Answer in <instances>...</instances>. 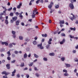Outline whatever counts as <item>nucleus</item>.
Masks as SVG:
<instances>
[{"label": "nucleus", "mask_w": 78, "mask_h": 78, "mask_svg": "<svg viewBox=\"0 0 78 78\" xmlns=\"http://www.w3.org/2000/svg\"><path fill=\"white\" fill-rule=\"evenodd\" d=\"M42 43L40 44H38L37 45V47H38V48H40L41 49H44V47L43 46H42Z\"/></svg>", "instance_id": "1"}, {"label": "nucleus", "mask_w": 78, "mask_h": 78, "mask_svg": "<svg viewBox=\"0 0 78 78\" xmlns=\"http://www.w3.org/2000/svg\"><path fill=\"white\" fill-rule=\"evenodd\" d=\"M69 7L71 8L72 9H74V6H73V4L72 3H70L69 5Z\"/></svg>", "instance_id": "2"}, {"label": "nucleus", "mask_w": 78, "mask_h": 78, "mask_svg": "<svg viewBox=\"0 0 78 78\" xmlns=\"http://www.w3.org/2000/svg\"><path fill=\"white\" fill-rule=\"evenodd\" d=\"M8 44L9 43H8L7 42H2V45H4V44H5V45L6 46H8Z\"/></svg>", "instance_id": "3"}, {"label": "nucleus", "mask_w": 78, "mask_h": 78, "mask_svg": "<svg viewBox=\"0 0 78 78\" xmlns=\"http://www.w3.org/2000/svg\"><path fill=\"white\" fill-rule=\"evenodd\" d=\"M22 2H20L19 3V5H18L17 6V8L18 9H20L21 7V6H22Z\"/></svg>", "instance_id": "4"}, {"label": "nucleus", "mask_w": 78, "mask_h": 78, "mask_svg": "<svg viewBox=\"0 0 78 78\" xmlns=\"http://www.w3.org/2000/svg\"><path fill=\"white\" fill-rule=\"evenodd\" d=\"M52 41V39L51 38H50L49 39V40L48 41V43L49 45H51V42Z\"/></svg>", "instance_id": "5"}, {"label": "nucleus", "mask_w": 78, "mask_h": 78, "mask_svg": "<svg viewBox=\"0 0 78 78\" xmlns=\"http://www.w3.org/2000/svg\"><path fill=\"white\" fill-rule=\"evenodd\" d=\"M16 72V69H14V71L12 72V74L11 75L12 76H15V74H14Z\"/></svg>", "instance_id": "6"}, {"label": "nucleus", "mask_w": 78, "mask_h": 78, "mask_svg": "<svg viewBox=\"0 0 78 78\" xmlns=\"http://www.w3.org/2000/svg\"><path fill=\"white\" fill-rule=\"evenodd\" d=\"M27 57L28 55H27V53H26L24 54L23 58L24 59H27Z\"/></svg>", "instance_id": "7"}, {"label": "nucleus", "mask_w": 78, "mask_h": 78, "mask_svg": "<svg viewBox=\"0 0 78 78\" xmlns=\"http://www.w3.org/2000/svg\"><path fill=\"white\" fill-rule=\"evenodd\" d=\"M12 19L14 20V21H16L17 19V17L15 16L12 18Z\"/></svg>", "instance_id": "8"}, {"label": "nucleus", "mask_w": 78, "mask_h": 78, "mask_svg": "<svg viewBox=\"0 0 78 78\" xmlns=\"http://www.w3.org/2000/svg\"><path fill=\"white\" fill-rule=\"evenodd\" d=\"M10 65L9 64L6 65V66L7 67V69H10Z\"/></svg>", "instance_id": "9"}, {"label": "nucleus", "mask_w": 78, "mask_h": 78, "mask_svg": "<svg viewBox=\"0 0 78 78\" xmlns=\"http://www.w3.org/2000/svg\"><path fill=\"white\" fill-rule=\"evenodd\" d=\"M59 23L60 24H64V20H60Z\"/></svg>", "instance_id": "10"}, {"label": "nucleus", "mask_w": 78, "mask_h": 78, "mask_svg": "<svg viewBox=\"0 0 78 78\" xmlns=\"http://www.w3.org/2000/svg\"><path fill=\"white\" fill-rule=\"evenodd\" d=\"M66 67H70V65L69 64H67V63H65Z\"/></svg>", "instance_id": "11"}, {"label": "nucleus", "mask_w": 78, "mask_h": 78, "mask_svg": "<svg viewBox=\"0 0 78 78\" xmlns=\"http://www.w3.org/2000/svg\"><path fill=\"white\" fill-rule=\"evenodd\" d=\"M9 51H8L7 52V54H8V56H10L11 55V53H10V50H9Z\"/></svg>", "instance_id": "12"}, {"label": "nucleus", "mask_w": 78, "mask_h": 78, "mask_svg": "<svg viewBox=\"0 0 78 78\" xmlns=\"http://www.w3.org/2000/svg\"><path fill=\"white\" fill-rule=\"evenodd\" d=\"M49 55H50V56H55V53H50L49 54Z\"/></svg>", "instance_id": "13"}, {"label": "nucleus", "mask_w": 78, "mask_h": 78, "mask_svg": "<svg viewBox=\"0 0 78 78\" xmlns=\"http://www.w3.org/2000/svg\"><path fill=\"white\" fill-rule=\"evenodd\" d=\"M43 60L44 61H48V59L44 57L43 58Z\"/></svg>", "instance_id": "14"}, {"label": "nucleus", "mask_w": 78, "mask_h": 78, "mask_svg": "<svg viewBox=\"0 0 78 78\" xmlns=\"http://www.w3.org/2000/svg\"><path fill=\"white\" fill-rule=\"evenodd\" d=\"M19 39H20V40H23V37L22 36H20L19 37Z\"/></svg>", "instance_id": "15"}, {"label": "nucleus", "mask_w": 78, "mask_h": 78, "mask_svg": "<svg viewBox=\"0 0 78 78\" xmlns=\"http://www.w3.org/2000/svg\"><path fill=\"white\" fill-rule=\"evenodd\" d=\"M69 29L71 30H73V31H75V30H76V28L75 27H74V28L70 27L69 28Z\"/></svg>", "instance_id": "16"}, {"label": "nucleus", "mask_w": 78, "mask_h": 78, "mask_svg": "<svg viewBox=\"0 0 78 78\" xmlns=\"http://www.w3.org/2000/svg\"><path fill=\"white\" fill-rule=\"evenodd\" d=\"M13 47L12 44H9V48H12Z\"/></svg>", "instance_id": "17"}, {"label": "nucleus", "mask_w": 78, "mask_h": 78, "mask_svg": "<svg viewBox=\"0 0 78 78\" xmlns=\"http://www.w3.org/2000/svg\"><path fill=\"white\" fill-rule=\"evenodd\" d=\"M34 55L35 58H39V56L36 55V54H34Z\"/></svg>", "instance_id": "18"}, {"label": "nucleus", "mask_w": 78, "mask_h": 78, "mask_svg": "<svg viewBox=\"0 0 78 78\" xmlns=\"http://www.w3.org/2000/svg\"><path fill=\"white\" fill-rule=\"evenodd\" d=\"M50 44H48L46 46V48L47 49H48L49 48H50Z\"/></svg>", "instance_id": "19"}, {"label": "nucleus", "mask_w": 78, "mask_h": 78, "mask_svg": "<svg viewBox=\"0 0 78 78\" xmlns=\"http://www.w3.org/2000/svg\"><path fill=\"white\" fill-rule=\"evenodd\" d=\"M33 64H34L33 62H32L31 63H30V64H28V65L29 66H30L31 67V66H32L33 65Z\"/></svg>", "instance_id": "20"}, {"label": "nucleus", "mask_w": 78, "mask_h": 78, "mask_svg": "<svg viewBox=\"0 0 78 78\" xmlns=\"http://www.w3.org/2000/svg\"><path fill=\"white\" fill-rule=\"evenodd\" d=\"M42 36L43 37H47V34H42Z\"/></svg>", "instance_id": "21"}, {"label": "nucleus", "mask_w": 78, "mask_h": 78, "mask_svg": "<svg viewBox=\"0 0 78 78\" xmlns=\"http://www.w3.org/2000/svg\"><path fill=\"white\" fill-rule=\"evenodd\" d=\"M33 43L34 45H36L37 44V42H36V41H34L33 42Z\"/></svg>", "instance_id": "22"}, {"label": "nucleus", "mask_w": 78, "mask_h": 78, "mask_svg": "<svg viewBox=\"0 0 78 78\" xmlns=\"http://www.w3.org/2000/svg\"><path fill=\"white\" fill-rule=\"evenodd\" d=\"M0 51L1 52H3V51H5V49H4L3 48L0 49Z\"/></svg>", "instance_id": "23"}, {"label": "nucleus", "mask_w": 78, "mask_h": 78, "mask_svg": "<svg viewBox=\"0 0 78 78\" xmlns=\"http://www.w3.org/2000/svg\"><path fill=\"white\" fill-rule=\"evenodd\" d=\"M16 25H19V21H17L16 22Z\"/></svg>", "instance_id": "24"}, {"label": "nucleus", "mask_w": 78, "mask_h": 78, "mask_svg": "<svg viewBox=\"0 0 78 78\" xmlns=\"http://www.w3.org/2000/svg\"><path fill=\"white\" fill-rule=\"evenodd\" d=\"M69 36L70 37V38H73V39H74V37L72 36V35H71V34L69 35Z\"/></svg>", "instance_id": "25"}, {"label": "nucleus", "mask_w": 78, "mask_h": 78, "mask_svg": "<svg viewBox=\"0 0 78 78\" xmlns=\"http://www.w3.org/2000/svg\"><path fill=\"white\" fill-rule=\"evenodd\" d=\"M73 2H76V0H71L70 1V2L72 3H73Z\"/></svg>", "instance_id": "26"}, {"label": "nucleus", "mask_w": 78, "mask_h": 78, "mask_svg": "<svg viewBox=\"0 0 78 78\" xmlns=\"http://www.w3.org/2000/svg\"><path fill=\"white\" fill-rule=\"evenodd\" d=\"M59 5H55V8H56V9H57V8H59Z\"/></svg>", "instance_id": "27"}, {"label": "nucleus", "mask_w": 78, "mask_h": 78, "mask_svg": "<svg viewBox=\"0 0 78 78\" xmlns=\"http://www.w3.org/2000/svg\"><path fill=\"white\" fill-rule=\"evenodd\" d=\"M21 67H23L24 66V63H22L20 65Z\"/></svg>", "instance_id": "28"}, {"label": "nucleus", "mask_w": 78, "mask_h": 78, "mask_svg": "<svg viewBox=\"0 0 78 78\" xmlns=\"http://www.w3.org/2000/svg\"><path fill=\"white\" fill-rule=\"evenodd\" d=\"M64 75L66 76H69V74H68V73H64Z\"/></svg>", "instance_id": "29"}, {"label": "nucleus", "mask_w": 78, "mask_h": 78, "mask_svg": "<svg viewBox=\"0 0 78 78\" xmlns=\"http://www.w3.org/2000/svg\"><path fill=\"white\" fill-rule=\"evenodd\" d=\"M5 23L6 25H8V20H5Z\"/></svg>", "instance_id": "30"}, {"label": "nucleus", "mask_w": 78, "mask_h": 78, "mask_svg": "<svg viewBox=\"0 0 78 78\" xmlns=\"http://www.w3.org/2000/svg\"><path fill=\"white\" fill-rule=\"evenodd\" d=\"M35 14H34V13H33L32 15V18H34L35 17Z\"/></svg>", "instance_id": "31"}, {"label": "nucleus", "mask_w": 78, "mask_h": 78, "mask_svg": "<svg viewBox=\"0 0 78 78\" xmlns=\"http://www.w3.org/2000/svg\"><path fill=\"white\" fill-rule=\"evenodd\" d=\"M61 59L62 61H64L65 60V58L64 57H62L61 58Z\"/></svg>", "instance_id": "32"}, {"label": "nucleus", "mask_w": 78, "mask_h": 78, "mask_svg": "<svg viewBox=\"0 0 78 78\" xmlns=\"http://www.w3.org/2000/svg\"><path fill=\"white\" fill-rule=\"evenodd\" d=\"M12 9V8L11 7L10 8L8 9H7V11H11V10Z\"/></svg>", "instance_id": "33"}, {"label": "nucleus", "mask_w": 78, "mask_h": 78, "mask_svg": "<svg viewBox=\"0 0 78 78\" xmlns=\"http://www.w3.org/2000/svg\"><path fill=\"white\" fill-rule=\"evenodd\" d=\"M12 33L13 35L16 34V31H12Z\"/></svg>", "instance_id": "34"}, {"label": "nucleus", "mask_w": 78, "mask_h": 78, "mask_svg": "<svg viewBox=\"0 0 78 78\" xmlns=\"http://www.w3.org/2000/svg\"><path fill=\"white\" fill-rule=\"evenodd\" d=\"M61 36H64V37H65L66 36V34H65L63 33L61 34Z\"/></svg>", "instance_id": "35"}, {"label": "nucleus", "mask_w": 78, "mask_h": 78, "mask_svg": "<svg viewBox=\"0 0 78 78\" xmlns=\"http://www.w3.org/2000/svg\"><path fill=\"white\" fill-rule=\"evenodd\" d=\"M12 36L13 37V38H14V39H15L16 37V35L15 34L14 35H12Z\"/></svg>", "instance_id": "36"}, {"label": "nucleus", "mask_w": 78, "mask_h": 78, "mask_svg": "<svg viewBox=\"0 0 78 78\" xmlns=\"http://www.w3.org/2000/svg\"><path fill=\"white\" fill-rule=\"evenodd\" d=\"M7 59L9 61H10V60H11V57L8 56L7 58Z\"/></svg>", "instance_id": "37"}, {"label": "nucleus", "mask_w": 78, "mask_h": 78, "mask_svg": "<svg viewBox=\"0 0 78 78\" xmlns=\"http://www.w3.org/2000/svg\"><path fill=\"white\" fill-rule=\"evenodd\" d=\"M51 7H52V6L51 5H50V4L48 6V8L49 9H51Z\"/></svg>", "instance_id": "38"}, {"label": "nucleus", "mask_w": 78, "mask_h": 78, "mask_svg": "<svg viewBox=\"0 0 78 78\" xmlns=\"http://www.w3.org/2000/svg\"><path fill=\"white\" fill-rule=\"evenodd\" d=\"M12 58H15L16 57V55L14 54H12Z\"/></svg>", "instance_id": "39"}, {"label": "nucleus", "mask_w": 78, "mask_h": 78, "mask_svg": "<svg viewBox=\"0 0 78 78\" xmlns=\"http://www.w3.org/2000/svg\"><path fill=\"white\" fill-rule=\"evenodd\" d=\"M40 1H41V0H37L36 1V3H37V4H38V3H39V2H40Z\"/></svg>", "instance_id": "40"}, {"label": "nucleus", "mask_w": 78, "mask_h": 78, "mask_svg": "<svg viewBox=\"0 0 78 78\" xmlns=\"http://www.w3.org/2000/svg\"><path fill=\"white\" fill-rule=\"evenodd\" d=\"M19 17H20L21 19H23V16L22 15H19Z\"/></svg>", "instance_id": "41"}, {"label": "nucleus", "mask_w": 78, "mask_h": 78, "mask_svg": "<svg viewBox=\"0 0 78 78\" xmlns=\"http://www.w3.org/2000/svg\"><path fill=\"white\" fill-rule=\"evenodd\" d=\"M35 76H37V77H39V74L38 73H36L35 74Z\"/></svg>", "instance_id": "42"}, {"label": "nucleus", "mask_w": 78, "mask_h": 78, "mask_svg": "<svg viewBox=\"0 0 78 78\" xmlns=\"http://www.w3.org/2000/svg\"><path fill=\"white\" fill-rule=\"evenodd\" d=\"M63 72H65V73H67V71L66 69H63Z\"/></svg>", "instance_id": "43"}, {"label": "nucleus", "mask_w": 78, "mask_h": 78, "mask_svg": "<svg viewBox=\"0 0 78 78\" xmlns=\"http://www.w3.org/2000/svg\"><path fill=\"white\" fill-rule=\"evenodd\" d=\"M31 56V53H29L28 55V58H30Z\"/></svg>", "instance_id": "44"}, {"label": "nucleus", "mask_w": 78, "mask_h": 78, "mask_svg": "<svg viewBox=\"0 0 78 78\" xmlns=\"http://www.w3.org/2000/svg\"><path fill=\"white\" fill-rule=\"evenodd\" d=\"M13 15L14 13L12 12L10 14V16H13Z\"/></svg>", "instance_id": "45"}, {"label": "nucleus", "mask_w": 78, "mask_h": 78, "mask_svg": "<svg viewBox=\"0 0 78 78\" xmlns=\"http://www.w3.org/2000/svg\"><path fill=\"white\" fill-rule=\"evenodd\" d=\"M73 19H76V17L75 16H74V15H73Z\"/></svg>", "instance_id": "46"}, {"label": "nucleus", "mask_w": 78, "mask_h": 78, "mask_svg": "<svg viewBox=\"0 0 78 78\" xmlns=\"http://www.w3.org/2000/svg\"><path fill=\"white\" fill-rule=\"evenodd\" d=\"M21 24L22 26H25V24H24V23L23 22H22L21 23Z\"/></svg>", "instance_id": "47"}, {"label": "nucleus", "mask_w": 78, "mask_h": 78, "mask_svg": "<svg viewBox=\"0 0 78 78\" xmlns=\"http://www.w3.org/2000/svg\"><path fill=\"white\" fill-rule=\"evenodd\" d=\"M29 41V39H28V38H26L25 39V41H26V42H28Z\"/></svg>", "instance_id": "48"}, {"label": "nucleus", "mask_w": 78, "mask_h": 78, "mask_svg": "<svg viewBox=\"0 0 78 78\" xmlns=\"http://www.w3.org/2000/svg\"><path fill=\"white\" fill-rule=\"evenodd\" d=\"M76 51L75 50H73V53H76Z\"/></svg>", "instance_id": "49"}, {"label": "nucleus", "mask_w": 78, "mask_h": 78, "mask_svg": "<svg viewBox=\"0 0 78 78\" xmlns=\"http://www.w3.org/2000/svg\"><path fill=\"white\" fill-rule=\"evenodd\" d=\"M16 62V60H14L12 61L11 62V63H14V62Z\"/></svg>", "instance_id": "50"}, {"label": "nucleus", "mask_w": 78, "mask_h": 78, "mask_svg": "<svg viewBox=\"0 0 78 78\" xmlns=\"http://www.w3.org/2000/svg\"><path fill=\"white\" fill-rule=\"evenodd\" d=\"M62 41L63 43H64V42H65L66 41V39L64 38Z\"/></svg>", "instance_id": "51"}, {"label": "nucleus", "mask_w": 78, "mask_h": 78, "mask_svg": "<svg viewBox=\"0 0 78 78\" xmlns=\"http://www.w3.org/2000/svg\"><path fill=\"white\" fill-rule=\"evenodd\" d=\"M14 53H15V54H17V53H19V52H18V51H14Z\"/></svg>", "instance_id": "52"}, {"label": "nucleus", "mask_w": 78, "mask_h": 78, "mask_svg": "<svg viewBox=\"0 0 78 78\" xmlns=\"http://www.w3.org/2000/svg\"><path fill=\"white\" fill-rule=\"evenodd\" d=\"M16 76L17 78H20V75L19 74H17L16 75Z\"/></svg>", "instance_id": "53"}, {"label": "nucleus", "mask_w": 78, "mask_h": 78, "mask_svg": "<svg viewBox=\"0 0 78 78\" xmlns=\"http://www.w3.org/2000/svg\"><path fill=\"white\" fill-rule=\"evenodd\" d=\"M6 73V71H4L2 73V74L3 75H5V74Z\"/></svg>", "instance_id": "54"}, {"label": "nucleus", "mask_w": 78, "mask_h": 78, "mask_svg": "<svg viewBox=\"0 0 78 78\" xmlns=\"http://www.w3.org/2000/svg\"><path fill=\"white\" fill-rule=\"evenodd\" d=\"M34 69L35 70H38V69H37V68L36 67H35L34 68Z\"/></svg>", "instance_id": "55"}, {"label": "nucleus", "mask_w": 78, "mask_h": 78, "mask_svg": "<svg viewBox=\"0 0 78 78\" xmlns=\"http://www.w3.org/2000/svg\"><path fill=\"white\" fill-rule=\"evenodd\" d=\"M28 70V68L27 67L23 69V70Z\"/></svg>", "instance_id": "56"}, {"label": "nucleus", "mask_w": 78, "mask_h": 78, "mask_svg": "<svg viewBox=\"0 0 78 78\" xmlns=\"http://www.w3.org/2000/svg\"><path fill=\"white\" fill-rule=\"evenodd\" d=\"M74 60L76 62H78V59H77V58H75V59H74Z\"/></svg>", "instance_id": "57"}, {"label": "nucleus", "mask_w": 78, "mask_h": 78, "mask_svg": "<svg viewBox=\"0 0 78 78\" xmlns=\"http://www.w3.org/2000/svg\"><path fill=\"white\" fill-rule=\"evenodd\" d=\"M50 5H51L52 6H53V2H51Z\"/></svg>", "instance_id": "58"}, {"label": "nucleus", "mask_w": 78, "mask_h": 78, "mask_svg": "<svg viewBox=\"0 0 78 78\" xmlns=\"http://www.w3.org/2000/svg\"><path fill=\"white\" fill-rule=\"evenodd\" d=\"M3 17H2V16H0V20H2V19H3Z\"/></svg>", "instance_id": "59"}, {"label": "nucleus", "mask_w": 78, "mask_h": 78, "mask_svg": "<svg viewBox=\"0 0 78 78\" xmlns=\"http://www.w3.org/2000/svg\"><path fill=\"white\" fill-rule=\"evenodd\" d=\"M14 21L13 20H11L10 22L11 23H12L14 22Z\"/></svg>", "instance_id": "60"}, {"label": "nucleus", "mask_w": 78, "mask_h": 78, "mask_svg": "<svg viewBox=\"0 0 78 78\" xmlns=\"http://www.w3.org/2000/svg\"><path fill=\"white\" fill-rule=\"evenodd\" d=\"M34 39L35 40H37V37H35L34 38Z\"/></svg>", "instance_id": "61"}, {"label": "nucleus", "mask_w": 78, "mask_h": 78, "mask_svg": "<svg viewBox=\"0 0 78 78\" xmlns=\"http://www.w3.org/2000/svg\"><path fill=\"white\" fill-rule=\"evenodd\" d=\"M58 12L59 14H61L62 12H61V11L59 10Z\"/></svg>", "instance_id": "62"}, {"label": "nucleus", "mask_w": 78, "mask_h": 78, "mask_svg": "<svg viewBox=\"0 0 78 78\" xmlns=\"http://www.w3.org/2000/svg\"><path fill=\"white\" fill-rule=\"evenodd\" d=\"M19 12H16V16H18V15H19Z\"/></svg>", "instance_id": "63"}, {"label": "nucleus", "mask_w": 78, "mask_h": 78, "mask_svg": "<svg viewBox=\"0 0 78 78\" xmlns=\"http://www.w3.org/2000/svg\"><path fill=\"white\" fill-rule=\"evenodd\" d=\"M75 23H76V24H78V20H76V21Z\"/></svg>", "instance_id": "64"}]
</instances>
